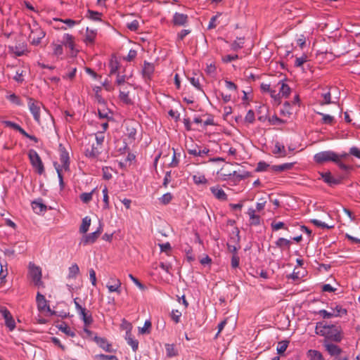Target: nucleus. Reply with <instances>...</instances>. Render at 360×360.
I'll list each match as a JSON object with an SVG mask.
<instances>
[{
    "label": "nucleus",
    "mask_w": 360,
    "mask_h": 360,
    "mask_svg": "<svg viewBox=\"0 0 360 360\" xmlns=\"http://www.w3.org/2000/svg\"><path fill=\"white\" fill-rule=\"evenodd\" d=\"M60 148V161L61 165L58 162H54L53 166L56 170L58 178L59 181V186L61 190L65 187L63 181V176L62 174L63 170L68 172L70 170V157L69 153L61 144L59 146Z\"/></svg>",
    "instance_id": "obj_1"
},
{
    "label": "nucleus",
    "mask_w": 360,
    "mask_h": 360,
    "mask_svg": "<svg viewBox=\"0 0 360 360\" xmlns=\"http://www.w3.org/2000/svg\"><path fill=\"white\" fill-rule=\"evenodd\" d=\"M316 333L336 342H340L342 339L340 331L335 325H321L318 323Z\"/></svg>",
    "instance_id": "obj_2"
},
{
    "label": "nucleus",
    "mask_w": 360,
    "mask_h": 360,
    "mask_svg": "<svg viewBox=\"0 0 360 360\" xmlns=\"http://www.w3.org/2000/svg\"><path fill=\"white\" fill-rule=\"evenodd\" d=\"M27 101L29 110L32 115L34 121L39 124H41L40 115L42 103L32 97H27Z\"/></svg>",
    "instance_id": "obj_3"
},
{
    "label": "nucleus",
    "mask_w": 360,
    "mask_h": 360,
    "mask_svg": "<svg viewBox=\"0 0 360 360\" xmlns=\"http://www.w3.org/2000/svg\"><path fill=\"white\" fill-rule=\"evenodd\" d=\"M78 298L76 297L74 299V304L75 306V309L80 319L83 321L84 326H89L93 323V318L91 313L88 311L85 307H83L79 303L77 302Z\"/></svg>",
    "instance_id": "obj_4"
},
{
    "label": "nucleus",
    "mask_w": 360,
    "mask_h": 360,
    "mask_svg": "<svg viewBox=\"0 0 360 360\" xmlns=\"http://www.w3.org/2000/svg\"><path fill=\"white\" fill-rule=\"evenodd\" d=\"M28 157L32 166L37 170L38 174H43L44 167L37 152L34 149H30L28 151Z\"/></svg>",
    "instance_id": "obj_5"
},
{
    "label": "nucleus",
    "mask_w": 360,
    "mask_h": 360,
    "mask_svg": "<svg viewBox=\"0 0 360 360\" xmlns=\"http://www.w3.org/2000/svg\"><path fill=\"white\" fill-rule=\"evenodd\" d=\"M29 274L34 285L37 287H43L44 284L41 281V269L39 266H36L34 264L30 263L29 264Z\"/></svg>",
    "instance_id": "obj_6"
},
{
    "label": "nucleus",
    "mask_w": 360,
    "mask_h": 360,
    "mask_svg": "<svg viewBox=\"0 0 360 360\" xmlns=\"http://www.w3.org/2000/svg\"><path fill=\"white\" fill-rule=\"evenodd\" d=\"M314 161L321 164L328 161H338V154L332 150H326L315 154L314 157Z\"/></svg>",
    "instance_id": "obj_7"
},
{
    "label": "nucleus",
    "mask_w": 360,
    "mask_h": 360,
    "mask_svg": "<svg viewBox=\"0 0 360 360\" xmlns=\"http://www.w3.org/2000/svg\"><path fill=\"white\" fill-rule=\"evenodd\" d=\"M0 314L4 319L6 326L10 331H13L15 328L16 325L9 310L6 307L0 305Z\"/></svg>",
    "instance_id": "obj_8"
},
{
    "label": "nucleus",
    "mask_w": 360,
    "mask_h": 360,
    "mask_svg": "<svg viewBox=\"0 0 360 360\" xmlns=\"http://www.w3.org/2000/svg\"><path fill=\"white\" fill-rule=\"evenodd\" d=\"M121 286V281L115 276H111L109 279V281L106 284V288H108L109 292H116L118 295H120L122 292Z\"/></svg>",
    "instance_id": "obj_9"
},
{
    "label": "nucleus",
    "mask_w": 360,
    "mask_h": 360,
    "mask_svg": "<svg viewBox=\"0 0 360 360\" xmlns=\"http://www.w3.org/2000/svg\"><path fill=\"white\" fill-rule=\"evenodd\" d=\"M136 128L132 124H127L126 127V133L124 136V143L126 145H131L134 143L136 136Z\"/></svg>",
    "instance_id": "obj_10"
},
{
    "label": "nucleus",
    "mask_w": 360,
    "mask_h": 360,
    "mask_svg": "<svg viewBox=\"0 0 360 360\" xmlns=\"http://www.w3.org/2000/svg\"><path fill=\"white\" fill-rule=\"evenodd\" d=\"M37 308L39 311H50V307L45 297L40 292H37L36 297Z\"/></svg>",
    "instance_id": "obj_11"
},
{
    "label": "nucleus",
    "mask_w": 360,
    "mask_h": 360,
    "mask_svg": "<svg viewBox=\"0 0 360 360\" xmlns=\"http://www.w3.org/2000/svg\"><path fill=\"white\" fill-rule=\"evenodd\" d=\"M85 155L89 159L95 160L96 159L99 154L101 153L100 148L96 146L95 143H93L90 146L87 147L85 149Z\"/></svg>",
    "instance_id": "obj_12"
},
{
    "label": "nucleus",
    "mask_w": 360,
    "mask_h": 360,
    "mask_svg": "<svg viewBox=\"0 0 360 360\" xmlns=\"http://www.w3.org/2000/svg\"><path fill=\"white\" fill-rule=\"evenodd\" d=\"M94 341L101 348H102L105 352H114L112 345L110 343H109V342L105 338L95 336Z\"/></svg>",
    "instance_id": "obj_13"
},
{
    "label": "nucleus",
    "mask_w": 360,
    "mask_h": 360,
    "mask_svg": "<svg viewBox=\"0 0 360 360\" xmlns=\"http://www.w3.org/2000/svg\"><path fill=\"white\" fill-rule=\"evenodd\" d=\"M210 191L212 195L219 200L226 201L228 199V196L224 191L220 188L219 186H212L210 188Z\"/></svg>",
    "instance_id": "obj_14"
},
{
    "label": "nucleus",
    "mask_w": 360,
    "mask_h": 360,
    "mask_svg": "<svg viewBox=\"0 0 360 360\" xmlns=\"http://www.w3.org/2000/svg\"><path fill=\"white\" fill-rule=\"evenodd\" d=\"M324 347L330 356H338L342 352L341 348L333 343L326 342L324 343Z\"/></svg>",
    "instance_id": "obj_15"
},
{
    "label": "nucleus",
    "mask_w": 360,
    "mask_h": 360,
    "mask_svg": "<svg viewBox=\"0 0 360 360\" xmlns=\"http://www.w3.org/2000/svg\"><path fill=\"white\" fill-rule=\"evenodd\" d=\"M173 23L174 25L182 26L187 23L188 15L184 13H175L173 15Z\"/></svg>",
    "instance_id": "obj_16"
},
{
    "label": "nucleus",
    "mask_w": 360,
    "mask_h": 360,
    "mask_svg": "<svg viewBox=\"0 0 360 360\" xmlns=\"http://www.w3.org/2000/svg\"><path fill=\"white\" fill-rule=\"evenodd\" d=\"M9 49L18 56H22L27 51V44L25 42L16 44L15 46H9Z\"/></svg>",
    "instance_id": "obj_17"
},
{
    "label": "nucleus",
    "mask_w": 360,
    "mask_h": 360,
    "mask_svg": "<svg viewBox=\"0 0 360 360\" xmlns=\"http://www.w3.org/2000/svg\"><path fill=\"white\" fill-rule=\"evenodd\" d=\"M98 232H92L89 234H86L83 236L80 241V244L83 245H86L89 244H92L96 242L97 238H98Z\"/></svg>",
    "instance_id": "obj_18"
},
{
    "label": "nucleus",
    "mask_w": 360,
    "mask_h": 360,
    "mask_svg": "<svg viewBox=\"0 0 360 360\" xmlns=\"http://www.w3.org/2000/svg\"><path fill=\"white\" fill-rule=\"evenodd\" d=\"M62 44L68 48L71 51H73L75 49L73 36L68 33L65 34L63 37Z\"/></svg>",
    "instance_id": "obj_19"
},
{
    "label": "nucleus",
    "mask_w": 360,
    "mask_h": 360,
    "mask_svg": "<svg viewBox=\"0 0 360 360\" xmlns=\"http://www.w3.org/2000/svg\"><path fill=\"white\" fill-rule=\"evenodd\" d=\"M272 153L277 158H284L287 155V153L285 148V146L283 144H281L279 142H276L274 145V150Z\"/></svg>",
    "instance_id": "obj_20"
},
{
    "label": "nucleus",
    "mask_w": 360,
    "mask_h": 360,
    "mask_svg": "<svg viewBox=\"0 0 360 360\" xmlns=\"http://www.w3.org/2000/svg\"><path fill=\"white\" fill-rule=\"evenodd\" d=\"M248 214L249 215L251 225L257 226L260 224V217L255 214V210L252 207H250L248 210Z\"/></svg>",
    "instance_id": "obj_21"
},
{
    "label": "nucleus",
    "mask_w": 360,
    "mask_h": 360,
    "mask_svg": "<svg viewBox=\"0 0 360 360\" xmlns=\"http://www.w3.org/2000/svg\"><path fill=\"white\" fill-rule=\"evenodd\" d=\"M125 339L127 344L131 347L132 350L136 352L139 347V342L132 336L130 331L126 332Z\"/></svg>",
    "instance_id": "obj_22"
},
{
    "label": "nucleus",
    "mask_w": 360,
    "mask_h": 360,
    "mask_svg": "<svg viewBox=\"0 0 360 360\" xmlns=\"http://www.w3.org/2000/svg\"><path fill=\"white\" fill-rule=\"evenodd\" d=\"M278 85H281L279 92L280 98L281 97H288L290 94V88L289 86L285 84L283 80H281L278 83Z\"/></svg>",
    "instance_id": "obj_23"
},
{
    "label": "nucleus",
    "mask_w": 360,
    "mask_h": 360,
    "mask_svg": "<svg viewBox=\"0 0 360 360\" xmlns=\"http://www.w3.org/2000/svg\"><path fill=\"white\" fill-rule=\"evenodd\" d=\"M291 240L285 238H279L276 242L275 245L281 250L290 249L291 245Z\"/></svg>",
    "instance_id": "obj_24"
},
{
    "label": "nucleus",
    "mask_w": 360,
    "mask_h": 360,
    "mask_svg": "<svg viewBox=\"0 0 360 360\" xmlns=\"http://www.w3.org/2000/svg\"><path fill=\"white\" fill-rule=\"evenodd\" d=\"M35 32L37 34V36L32 37L30 35V38L31 39L32 44L38 45L41 42V39L44 37L45 33L39 27L36 28Z\"/></svg>",
    "instance_id": "obj_25"
},
{
    "label": "nucleus",
    "mask_w": 360,
    "mask_h": 360,
    "mask_svg": "<svg viewBox=\"0 0 360 360\" xmlns=\"http://www.w3.org/2000/svg\"><path fill=\"white\" fill-rule=\"evenodd\" d=\"M321 176L323 179V181L327 183L328 184H329L330 186H332V185H337L340 183V180L338 179H335L334 178L330 172H326V173H323L321 174Z\"/></svg>",
    "instance_id": "obj_26"
},
{
    "label": "nucleus",
    "mask_w": 360,
    "mask_h": 360,
    "mask_svg": "<svg viewBox=\"0 0 360 360\" xmlns=\"http://www.w3.org/2000/svg\"><path fill=\"white\" fill-rule=\"evenodd\" d=\"M295 163L293 162H287L279 165H273L271 166L272 170L275 172H283L285 170H290L292 168Z\"/></svg>",
    "instance_id": "obj_27"
},
{
    "label": "nucleus",
    "mask_w": 360,
    "mask_h": 360,
    "mask_svg": "<svg viewBox=\"0 0 360 360\" xmlns=\"http://www.w3.org/2000/svg\"><path fill=\"white\" fill-rule=\"evenodd\" d=\"M245 44V39L243 37H237L236 39L231 44V49L237 51L241 49Z\"/></svg>",
    "instance_id": "obj_28"
},
{
    "label": "nucleus",
    "mask_w": 360,
    "mask_h": 360,
    "mask_svg": "<svg viewBox=\"0 0 360 360\" xmlns=\"http://www.w3.org/2000/svg\"><path fill=\"white\" fill-rule=\"evenodd\" d=\"M91 218L88 216L82 219V222L79 227V232L81 233L84 234L88 231L89 226L91 225Z\"/></svg>",
    "instance_id": "obj_29"
},
{
    "label": "nucleus",
    "mask_w": 360,
    "mask_h": 360,
    "mask_svg": "<svg viewBox=\"0 0 360 360\" xmlns=\"http://www.w3.org/2000/svg\"><path fill=\"white\" fill-rule=\"evenodd\" d=\"M192 178L193 182L196 185H205L207 183V179H206L205 176L200 173L193 175Z\"/></svg>",
    "instance_id": "obj_30"
},
{
    "label": "nucleus",
    "mask_w": 360,
    "mask_h": 360,
    "mask_svg": "<svg viewBox=\"0 0 360 360\" xmlns=\"http://www.w3.org/2000/svg\"><path fill=\"white\" fill-rule=\"evenodd\" d=\"M321 99L319 101V103L322 105L330 104L331 103V94L330 91H326L321 94Z\"/></svg>",
    "instance_id": "obj_31"
},
{
    "label": "nucleus",
    "mask_w": 360,
    "mask_h": 360,
    "mask_svg": "<svg viewBox=\"0 0 360 360\" xmlns=\"http://www.w3.org/2000/svg\"><path fill=\"white\" fill-rule=\"evenodd\" d=\"M51 46L53 50V54L57 57H59L63 54V44H56V43H52L51 44Z\"/></svg>",
    "instance_id": "obj_32"
},
{
    "label": "nucleus",
    "mask_w": 360,
    "mask_h": 360,
    "mask_svg": "<svg viewBox=\"0 0 360 360\" xmlns=\"http://www.w3.org/2000/svg\"><path fill=\"white\" fill-rule=\"evenodd\" d=\"M79 273V269L77 264H72L68 269V278H75Z\"/></svg>",
    "instance_id": "obj_33"
},
{
    "label": "nucleus",
    "mask_w": 360,
    "mask_h": 360,
    "mask_svg": "<svg viewBox=\"0 0 360 360\" xmlns=\"http://www.w3.org/2000/svg\"><path fill=\"white\" fill-rule=\"evenodd\" d=\"M154 72V67L153 64L150 63L145 62L144 66L143 68V74L145 77H150Z\"/></svg>",
    "instance_id": "obj_34"
},
{
    "label": "nucleus",
    "mask_w": 360,
    "mask_h": 360,
    "mask_svg": "<svg viewBox=\"0 0 360 360\" xmlns=\"http://www.w3.org/2000/svg\"><path fill=\"white\" fill-rule=\"evenodd\" d=\"M97 188H94L91 192H89V193H82V194H80L79 195V198L80 200L84 202V203H88L91 200H92V196H93V194L95 193V191H96Z\"/></svg>",
    "instance_id": "obj_35"
},
{
    "label": "nucleus",
    "mask_w": 360,
    "mask_h": 360,
    "mask_svg": "<svg viewBox=\"0 0 360 360\" xmlns=\"http://www.w3.org/2000/svg\"><path fill=\"white\" fill-rule=\"evenodd\" d=\"M309 360H324L321 353L317 350L310 349L308 351Z\"/></svg>",
    "instance_id": "obj_36"
},
{
    "label": "nucleus",
    "mask_w": 360,
    "mask_h": 360,
    "mask_svg": "<svg viewBox=\"0 0 360 360\" xmlns=\"http://www.w3.org/2000/svg\"><path fill=\"white\" fill-rule=\"evenodd\" d=\"M131 77V75H120V72L117 74L115 84L118 86L124 84Z\"/></svg>",
    "instance_id": "obj_37"
},
{
    "label": "nucleus",
    "mask_w": 360,
    "mask_h": 360,
    "mask_svg": "<svg viewBox=\"0 0 360 360\" xmlns=\"http://www.w3.org/2000/svg\"><path fill=\"white\" fill-rule=\"evenodd\" d=\"M332 314H334V317L341 316L347 314V310L340 305H336L334 308H332Z\"/></svg>",
    "instance_id": "obj_38"
},
{
    "label": "nucleus",
    "mask_w": 360,
    "mask_h": 360,
    "mask_svg": "<svg viewBox=\"0 0 360 360\" xmlns=\"http://www.w3.org/2000/svg\"><path fill=\"white\" fill-rule=\"evenodd\" d=\"M109 68H110V75H117L119 70V63L118 61L115 59L110 60L109 63Z\"/></svg>",
    "instance_id": "obj_39"
},
{
    "label": "nucleus",
    "mask_w": 360,
    "mask_h": 360,
    "mask_svg": "<svg viewBox=\"0 0 360 360\" xmlns=\"http://www.w3.org/2000/svg\"><path fill=\"white\" fill-rule=\"evenodd\" d=\"M59 330H61L63 333L66 334L68 336L70 337H75L76 335L75 333L69 327L67 324L63 323L61 324L59 326Z\"/></svg>",
    "instance_id": "obj_40"
},
{
    "label": "nucleus",
    "mask_w": 360,
    "mask_h": 360,
    "mask_svg": "<svg viewBox=\"0 0 360 360\" xmlns=\"http://www.w3.org/2000/svg\"><path fill=\"white\" fill-rule=\"evenodd\" d=\"M307 60V56L306 54H302L301 56L295 58L294 65L296 68H301Z\"/></svg>",
    "instance_id": "obj_41"
},
{
    "label": "nucleus",
    "mask_w": 360,
    "mask_h": 360,
    "mask_svg": "<svg viewBox=\"0 0 360 360\" xmlns=\"http://www.w3.org/2000/svg\"><path fill=\"white\" fill-rule=\"evenodd\" d=\"M32 207L34 212L37 213L41 212L46 210V206L41 202H32Z\"/></svg>",
    "instance_id": "obj_42"
},
{
    "label": "nucleus",
    "mask_w": 360,
    "mask_h": 360,
    "mask_svg": "<svg viewBox=\"0 0 360 360\" xmlns=\"http://www.w3.org/2000/svg\"><path fill=\"white\" fill-rule=\"evenodd\" d=\"M6 98L10 102H11L12 103H13L16 105L21 106L23 105L21 99L18 96H16L15 94H11L7 96Z\"/></svg>",
    "instance_id": "obj_43"
},
{
    "label": "nucleus",
    "mask_w": 360,
    "mask_h": 360,
    "mask_svg": "<svg viewBox=\"0 0 360 360\" xmlns=\"http://www.w3.org/2000/svg\"><path fill=\"white\" fill-rule=\"evenodd\" d=\"M173 198L171 193H166L159 198V202L164 205L169 204Z\"/></svg>",
    "instance_id": "obj_44"
},
{
    "label": "nucleus",
    "mask_w": 360,
    "mask_h": 360,
    "mask_svg": "<svg viewBox=\"0 0 360 360\" xmlns=\"http://www.w3.org/2000/svg\"><path fill=\"white\" fill-rule=\"evenodd\" d=\"M120 99L126 104H131V99L129 98V91H120L119 95Z\"/></svg>",
    "instance_id": "obj_45"
},
{
    "label": "nucleus",
    "mask_w": 360,
    "mask_h": 360,
    "mask_svg": "<svg viewBox=\"0 0 360 360\" xmlns=\"http://www.w3.org/2000/svg\"><path fill=\"white\" fill-rule=\"evenodd\" d=\"M96 32L94 30H89V28L86 29L85 41L86 43L92 44L96 38Z\"/></svg>",
    "instance_id": "obj_46"
},
{
    "label": "nucleus",
    "mask_w": 360,
    "mask_h": 360,
    "mask_svg": "<svg viewBox=\"0 0 360 360\" xmlns=\"http://www.w3.org/2000/svg\"><path fill=\"white\" fill-rule=\"evenodd\" d=\"M165 349H166L167 356L169 357H173V356H176V354H177V352L175 349V347L174 345L166 344Z\"/></svg>",
    "instance_id": "obj_47"
},
{
    "label": "nucleus",
    "mask_w": 360,
    "mask_h": 360,
    "mask_svg": "<svg viewBox=\"0 0 360 360\" xmlns=\"http://www.w3.org/2000/svg\"><path fill=\"white\" fill-rule=\"evenodd\" d=\"M225 176L230 178L231 176L236 177L237 180H241L247 176H248V172H244L243 174H240L236 171L233 172V173H229L228 174H224Z\"/></svg>",
    "instance_id": "obj_48"
},
{
    "label": "nucleus",
    "mask_w": 360,
    "mask_h": 360,
    "mask_svg": "<svg viewBox=\"0 0 360 360\" xmlns=\"http://www.w3.org/2000/svg\"><path fill=\"white\" fill-rule=\"evenodd\" d=\"M288 344L289 342L287 340L279 342L276 348L277 352L280 354L284 353L288 346Z\"/></svg>",
    "instance_id": "obj_49"
},
{
    "label": "nucleus",
    "mask_w": 360,
    "mask_h": 360,
    "mask_svg": "<svg viewBox=\"0 0 360 360\" xmlns=\"http://www.w3.org/2000/svg\"><path fill=\"white\" fill-rule=\"evenodd\" d=\"M319 115L322 116V123L325 124H332L334 121V117L330 115L318 112Z\"/></svg>",
    "instance_id": "obj_50"
},
{
    "label": "nucleus",
    "mask_w": 360,
    "mask_h": 360,
    "mask_svg": "<svg viewBox=\"0 0 360 360\" xmlns=\"http://www.w3.org/2000/svg\"><path fill=\"white\" fill-rule=\"evenodd\" d=\"M181 315V312L178 309H172L170 314L171 319L175 323H179Z\"/></svg>",
    "instance_id": "obj_51"
},
{
    "label": "nucleus",
    "mask_w": 360,
    "mask_h": 360,
    "mask_svg": "<svg viewBox=\"0 0 360 360\" xmlns=\"http://www.w3.org/2000/svg\"><path fill=\"white\" fill-rule=\"evenodd\" d=\"M18 131H19L22 136L34 141V143L39 142V139L35 136L27 134L21 127H20L19 129H18Z\"/></svg>",
    "instance_id": "obj_52"
},
{
    "label": "nucleus",
    "mask_w": 360,
    "mask_h": 360,
    "mask_svg": "<svg viewBox=\"0 0 360 360\" xmlns=\"http://www.w3.org/2000/svg\"><path fill=\"white\" fill-rule=\"evenodd\" d=\"M240 257L238 255H233L231 259V266L232 269H236L239 266Z\"/></svg>",
    "instance_id": "obj_53"
},
{
    "label": "nucleus",
    "mask_w": 360,
    "mask_h": 360,
    "mask_svg": "<svg viewBox=\"0 0 360 360\" xmlns=\"http://www.w3.org/2000/svg\"><path fill=\"white\" fill-rule=\"evenodd\" d=\"M105 139L103 131H99L96 134V146H101Z\"/></svg>",
    "instance_id": "obj_54"
},
{
    "label": "nucleus",
    "mask_w": 360,
    "mask_h": 360,
    "mask_svg": "<svg viewBox=\"0 0 360 360\" xmlns=\"http://www.w3.org/2000/svg\"><path fill=\"white\" fill-rule=\"evenodd\" d=\"M191 84L198 90H202L199 77H192L188 78Z\"/></svg>",
    "instance_id": "obj_55"
},
{
    "label": "nucleus",
    "mask_w": 360,
    "mask_h": 360,
    "mask_svg": "<svg viewBox=\"0 0 360 360\" xmlns=\"http://www.w3.org/2000/svg\"><path fill=\"white\" fill-rule=\"evenodd\" d=\"M245 121L248 123H253L255 121V112L252 110H249L245 117Z\"/></svg>",
    "instance_id": "obj_56"
},
{
    "label": "nucleus",
    "mask_w": 360,
    "mask_h": 360,
    "mask_svg": "<svg viewBox=\"0 0 360 360\" xmlns=\"http://www.w3.org/2000/svg\"><path fill=\"white\" fill-rule=\"evenodd\" d=\"M269 167V165L264 161H260L257 163L256 171L257 172H264L266 171V169Z\"/></svg>",
    "instance_id": "obj_57"
},
{
    "label": "nucleus",
    "mask_w": 360,
    "mask_h": 360,
    "mask_svg": "<svg viewBox=\"0 0 360 360\" xmlns=\"http://www.w3.org/2000/svg\"><path fill=\"white\" fill-rule=\"evenodd\" d=\"M88 13H89V18L90 19L94 20H101V14L100 13L89 10Z\"/></svg>",
    "instance_id": "obj_58"
},
{
    "label": "nucleus",
    "mask_w": 360,
    "mask_h": 360,
    "mask_svg": "<svg viewBox=\"0 0 360 360\" xmlns=\"http://www.w3.org/2000/svg\"><path fill=\"white\" fill-rule=\"evenodd\" d=\"M318 314L321 316L323 319H330L334 317V314H332V311L329 312L326 309H321L318 311Z\"/></svg>",
    "instance_id": "obj_59"
},
{
    "label": "nucleus",
    "mask_w": 360,
    "mask_h": 360,
    "mask_svg": "<svg viewBox=\"0 0 360 360\" xmlns=\"http://www.w3.org/2000/svg\"><path fill=\"white\" fill-rule=\"evenodd\" d=\"M13 79L17 82L22 83L24 81L23 71L19 70H17L15 76L13 77Z\"/></svg>",
    "instance_id": "obj_60"
},
{
    "label": "nucleus",
    "mask_w": 360,
    "mask_h": 360,
    "mask_svg": "<svg viewBox=\"0 0 360 360\" xmlns=\"http://www.w3.org/2000/svg\"><path fill=\"white\" fill-rule=\"evenodd\" d=\"M2 123L6 126V127H9L11 128H13V129L18 131V129H19L20 128V125L13 122H11V121H8V120H4V121H2Z\"/></svg>",
    "instance_id": "obj_61"
},
{
    "label": "nucleus",
    "mask_w": 360,
    "mask_h": 360,
    "mask_svg": "<svg viewBox=\"0 0 360 360\" xmlns=\"http://www.w3.org/2000/svg\"><path fill=\"white\" fill-rule=\"evenodd\" d=\"M96 357L101 360H117V357L115 355H107L101 354L96 355Z\"/></svg>",
    "instance_id": "obj_62"
},
{
    "label": "nucleus",
    "mask_w": 360,
    "mask_h": 360,
    "mask_svg": "<svg viewBox=\"0 0 360 360\" xmlns=\"http://www.w3.org/2000/svg\"><path fill=\"white\" fill-rule=\"evenodd\" d=\"M136 51L134 49H131L129 50L127 56L124 58V60H126L127 61H131L136 57Z\"/></svg>",
    "instance_id": "obj_63"
},
{
    "label": "nucleus",
    "mask_w": 360,
    "mask_h": 360,
    "mask_svg": "<svg viewBox=\"0 0 360 360\" xmlns=\"http://www.w3.org/2000/svg\"><path fill=\"white\" fill-rule=\"evenodd\" d=\"M129 278L133 281V283L141 290H144L145 286L132 274L129 275Z\"/></svg>",
    "instance_id": "obj_64"
}]
</instances>
